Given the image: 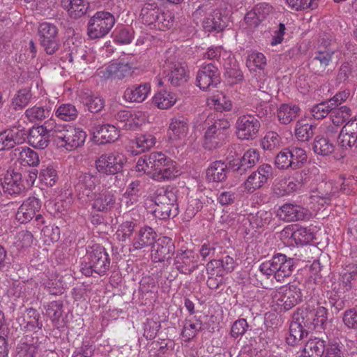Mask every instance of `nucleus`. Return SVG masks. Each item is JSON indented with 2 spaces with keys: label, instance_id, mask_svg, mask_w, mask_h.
<instances>
[{
  "label": "nucleus",
  "instance_id": "50",
  "mask_svg": "<svg viewBox=\"0 0 357 357\" xmlns=\"http://www.w3.org/2000/svg\"><path fill=\"white\" fill-rule=\"evenodd\" d=\"M222 248L215 243L206 242L202 245L199 249V254L203 260L206 259L218 258L222 253Z\"/></svg>",
  "mask_w": 357,
  "mask_h": 357
},
{
  "label": "nucleus",
  "instance_id": "44",
  "mask_svg": "<svg viewBox=\"0 0 357 357\" xmlns=\"http://www.w3.org/2000/svg\"><path fill=\"white\" fill-rule=\"evenodd\" d=\"M351 115V109L346 105H343L339 107H333L331 110L330 117L333 124L335 127H338L343 124Z\"/></svg>",
  "mask_w": 357,
  "mask_h": 357
},
{
  "label": "nucleus",
  "instance_id": "15",
  "mask_svg": "<svg viewBox=\"0 0 357 357\" xmlns=\"http://www.w3.org/2000/svg\"><path fill=\"white\" fill-rule=\"evenodd\" d=\"M100 183L97 172H79L77 174L75 188L79 196L89 197Z\"/></svg>",
  "mask_w": 357,
  "mask_h": 357
},
{
  "label": "nucleus",
  "instance_id": "53",
  "mask_svg": "<svg viewBox=\"0 0 357 357\" xmlns=\"http://www.w3.org/2000/svg\"><path fill=\"white\" fill-rule=\"evenodd\" d=\"M38 178L42 184L53 186L58 179V176L52 166H47L41 169Z\"/></svg>",
  "mask_w": 357,
  "mask_h": 357
},
{
  "label": "nucleus",
  "instance_id": "52",
  "mask_svg": "<svg viewBox=\"0 0 357 357\" xmlns=\"http://www.w3.org/2000/svg\"><path fill=\"white\" fill-rule=\"evenodd\" d=\"M315 128L312 124L298 122L295 130L296 137L301 142H307L314 136Z\"/></svg>",
  "mask_w": 357,
  "mask_h": 357
},
{
  "label": "nucleus",
  "instance_id": "45",
  "mask_svg": "<svg viewBox=\"0 0 357 357\" xmlns=\"http://www.w3.org/2000/svg\"><path fill=\"white\" fill-rule=\"evenodd\" d=\"M114 24H88L87 34L90 39L103 38L112 29Z\"/></svg>",
  "mask_w": 357,
  "mask_h": 357
},
{
  "label": "nucleus",
  "instance_id": "38",
  "mask_svg": "<svg viewBox=\"0 0 357 357\" xmlns=\"http://www.w3.org/2000/svg\"><path fill=\"white\" fill-rule=\"evenodd\" d=\"M9 136L10 144L13 148L17 145L23 144L27 138L26 128L21 124L17 123L9 129H6Z\"/></svg>",
  "mask_w": 357,
  "mask_h": 357
},
{
  "label": "nucleus",
  "instance_id": "56",
  "mask_svg": "<svg viewBox=\"0 0 357 357\" xmlns=\"http://www.w3.org/2000/svg\"><path fill=\"white\" fill-rule=\"evenodd\" d=\"M331 105H332V103H329L328 100H325L314 105L310 109L313 118L315 119H322L326 117L328 114H331V110L333 108Z\"/></svg>",
  "mask_w": 357,
  "mask_h": 357
},
{
  "label": "nucleus",
  "instance_id": "9",
  "mask_svg": "<svg viewBox=\"0 0 357 357\" xmlns=\"http://www.w3.org/2000/svg\"><path fill=\"white\" fill-rule=\"evenodd\" d=\"M277 305L281 310L287 311L302 301L303 293L300 284L297 282L289 283L280 288Z\"/></svg>",
  "mask_w": 357,
  "mask_h": 357
},
{
  "label": "nucleus",
  "instance_id": "20",
  "mask_svg": "<svg viewBox=\"0 0 357 357\" xmlns=\"http://www.w3.org/2000/svg\"><path fill=\"white\" fill-rule=\"evenodd\" d=\"M132 68L128 63H113L105 68L99 69V74L104 79H123L130 75Z\"/></svg>",
  "mask_w": 357,
  "mask_h": 357
},
{
  "label": "nucleus",
  "instance_id": "29",
  "mask_svg": "<svg viewBox=\"0 0 357 357\" xmlns=\"http://www.w3.org/2000/svg\"><path fill=\"white\" fill-rule=\"evenodd\" d=\"M326 347V341L322 339H310L303 348L304 357H322Z\"/></svg>",
  "mask_w": 357,
  "mask_h": 357
},
{
  "label": "nucleus",
  "instance_id": "18",
  "mask_svg": "<svg viewBox=\"0 0 357 357\" xmlns=\"http://www.w3.org/2000/svg\"><path fill=\"white\" fill-rule=\"evenodd\" d=\"M151 87L149 82L132 84L126 89L123 99L130 103H142L149 96Z\"/></svg>",
  "mask_w": 357,
  "mask_h": 357
},
{
  "label": "nucleus",
  "instance_id": "28",
  "mask_svg": "<svg viewBox=\"0 0 357 357\" xmlns=\"http://www.w3.org/2000/svg\"><path fill=\"white\" fill-rule=\"evenodd\" d=\"M157 234L150 227L140 228L132 240L134 250H140L144 247L153 246L155 242Z\"/></svg>",
  "mask_w": 357,
  "mask_h": 357
},
{
  "label": "nucleus",
  "instance_id": "1",
  "mask_svg": "<svg viewBox=\"0 0 357 357\" xmlns=\"http://www.w3.org/2000/svg\"><path fill=\"white\" fill-rule=\"evenodd\" d=\"M110 267V259L106 249L100 244H94L86 248L84 261L81 271L87 276L97 274L100 276L107 273Z\"/></svg>",
  "mask_w": 357,
  "mask_h": 357
},
{
  "label": "nucleus",
  "instance_id": "4",
  "mask_svg": "<svg viewBox=\"0 0 357 357\" xmlns=\"http://www.w3.org/2000/svg\"><path fill=\"white\" fill-rule=\"evenodd\" d=\"M154 216L160 220H167L178 213L177 197L172 190L158 189L155 193Z\"/></svg>",
  "mask_w": 357,
  "mask_h": 357
},
{
  "label": "nucleus",
  "instance_id": "40",
  "mask_svg": "<svg viewBox=\"0 0 357 357\" xmlns=\"http://www.w3.org/2000/svg\"><path fill=\"white\" fill-rule=\"evenodd\" d=\"M156 139L151 134H144L137 137L133 142L136 144V150L132 151L133 154L137 155L142 152L149 151L155 144Z\"/></svg>",
  "mask_w": 357,
  "mask_h": 357
},
{
  "label": "nucleus",
  "instance_id": "64",
  "mask_svg": "<svg viewBox=\"0 0 357 357\" xmlns=\"http://www.w3.org/2000/svg\"><path fill=\"white\" fill-rule=\"evenodd\" d=\"M249 328V325L245 319H238L236 320L231 328L230 335L232 337L236 339L243 335Z\"/></svg>",
  "mask_w": 357,
  "mask_h": 357
},
{
  "label": "nucleus",
  "instance_id": "35",
  "mask_svg": "<svg viewBox=\"0 0 357 357\" xmlns=\"http://www.w3.org/2000/svg\"><path fill=\"white\" fill-rule=\"evenodd\" d=\"M176 101L175 94L166 91H160L153 97V104L161 109H167Z\"/></svg>",
  "mask_w": 357,
  "mask_h": 357
},
{
  "label": "nucleus",
  "instance_id": "19",
  "mask_svg": "<svg viewBox=\"0 0 357 357\" xmlns=\"http://www.w3.org/2000/svg\"><path fill=\"white\" fill-rule=\"evenodd\" d=\"M116 197L113 192L103 190L93 195L92 208L98 212L107 213L114 208Z\"/></svg>",
  "mask_w": 357,
  "mask_h": 357
},
{
  "label": "nucleus",
  "instance_id": "22",
  "mask_svg": "<svg viewBox=\"0 0 357 357\" xmlns=\"http://www.w3.org/2000/svg\"><path fill=\"white\" fill-rule=\"evenodd\" d=\"M119 130L111 124L98 126L93 132V138L96 143L105 144L114 142L119 137Z\"/></svg>",
  "mask_w": 357,
  "mask_h": 357
},
{
  "label": "nucleus",
  "instance_id": "60",
  "mask_svg": "<svg viewBox=\"0 0 357 357\" xmlns=\"http://www.w3.org/2000/svg\"><path fill=\"white\" fill-rule=\"evenodd\" d=\"M88 7L84 3L83 0H73L68 15L70 18L77 20L87 13Z\"/></svg>",
  "mask_w": 357,
  "mask_h": 357
},
{
  "label": "nucleus",
  "instance_id": "10",
  "mask_svg": "<svg viewBox=\"0 0 357 357\" xmlns=\"http://www.w3.org/2000/svg\"><path fill=\"white\" fill-rule=\"evenodd\" d=\"M126 161L125 156L119 153L102 154L95 162L97 171L107 175L120 172Z\"/></svg>",
  "mask_w": 357,
  "mask_h": 357
},
{
  "label": "nucleus",
  "instance_id": "51",
  "mask_svg": "<svg viewBox=\"0 0 357 357\" xmlns=\"http://www.w3.org/2000/svg\"><path fill=\"white\" fill-rule=\"evenodd\" d=\"M26 324L24 326L26 331H34L36 329H41L43 328V322L40 320V315L39 312L34 308L30 307L26 309Z\"/></svg>",
  "mask_w": 357,
  "mask_h": 357
},
{
  "label": "nucleus",
  "instance_id": "63",
  "mask_svg": "<svg viewBox=\"0 0 357 357\" xmlns=\"http://www.w3.org/2000/svg\"><path fill=\"white\" fill-rule=\"evenodd\" d=\"M280 142V135L273 131L268 132L261 142L264 149L273 150L279 146Z\"/></svg>",
  "mask_w": 357,
  "mask_h": 357
},
{
  "label": "nucleus",
  "instance_id": "5",
  "mask_svg": "<svg viewBox=\"0 0 357 357\" xmlns=\"http://www.w3.org/2000/svg\"><path fill=\"white\" fill-rule=\"evenodd\" d=\"M163 75L164 80L173 86H181L189 79V73L186 65L178 61L176 56L170 50L165 52Z\"/></svg>",
  "mask_w": 357,
  "mask_h": 357
},
{
  "label": "nucleus",
  "instance_id": "30",
  "mask_svg": "<svg viewBox=\"0 0 357 357\" xmlns=\"http://www.w3.org/2000/svg\"><path fill=\"white\" fill-rule=\"evenodd\" d=\"M301 112L300 107L294 104H282L278 109V117L282 124L294 121Z\"/></svg>",
  "mask_w": 357,
  "mask_h": 357
},
{
  "label": "nucleus",
  "instance_id": "23",
  "mask_svg": "<svg viewBox=\"0 0 357 357\" xmlns=\"http://www.w3.org/2000/svg\"><path fill=\"white\" fill-rule=\"evenodd\" d=\"M188 132V120L184 116H176L172 119L169 127V138L175 142L185 138Z\"/></svg>",
  "mask_w": 357,
  "mask_h": 357
},
{
  "label": "nucleus",
  "instance_id": "27",
  "mask_svg": "<svg viewBox=\"0 0 357 357\" xmlns=\"http://www.w3.org/2000/svg\"><path fill=\"white\" fill-rule=\"evenodd\" d=\"M277 215L280 219L286 222L298 221L305 218V210L298 205L285 204L280 208Z\"/></svg>",
  "mask_w": 357,
  "mask_h": 357
},
{
  "label": "nucleus",
  "instance_id": "21",
  "mask_svg": "<svg viewBox=\"0 0 357 357\" xmlns=\"http://www.w3.org/2000/svg\"><path fill=\"white\" fill-rule=\"evenodd\" d=\"M22 178V174L19 172L15 171H12L10 173L8 172L2 182L4 193L16 195L22 192L25 189V186Z\"/></svg>",
  "mask_w": 357,
  "mask_h": 357
},
{
  "label": "nucleus",
  "instance_id": "48",
  "mask_svg": "<svg viewBox=\"0 0 357 357\" xmlns=\"http://www.w3.org/2000/svg\"><path fill=\"white\" fill-rule=\"evenodd\" d=\"M55 114L61 120L71 121L77 117L78 112L75 105L66 103L61 105L56 109Z\"/></svg>",
  "mask_w": 357,
  "mask_h": 357
},
{
  "label": "nucleus",
  "instance_id": "24",
  "mask_svg": "<svg viewBox=\"0 0 357 357\" xmlns=\"http://www.w3.org/2000/svg\"><path fill=\"white\" fill-rule=\"evenodd\" d=\"M229 173L227 164L222 160H216L207 168L206 177L209 182H224L227 180Z\"/></svg>",
  "mask_w": 357,
  "mask_h": 357
},
{
  "label": "nucleus",
  "instance_id": "31",
  "mask_svg": "<svg viewBox=\"0 0 357 357\" xmlns=\"http://www.w3.org/2000/svg\"><path fill=\"white\" fill-rule=\"evenodd\" d=\"M177 174L176 162L172 160L171 162L163 164L158 170L152 172L151 178L155 181L162 182L173 179L178 175Z\"/></svg>",
  "mask_w": 357,
  "mask_h": 357
},
{
  "label": "nucleus",
  "instance_id": "49",
  "mask_svg": "<svg viewBox=\"0 0 357 357\" xmlns=\"http://www.w3.org/2000/svg\"><path fill=\"white\" fill-rule=\"evenodd\" d=\"M142 188L143 184L139 180L133 181L129 184L124 193V198L129 199V201L126 202L127 204H128L129 202L132 205L137 202L138 198L142 194Z\"/></svg>",
  "mask_w": 357,
  "mask_h": 357
},
{
  "label": "nucleus",
  "instance_id": "12",
  "mask_svg": "<svg viewBox=\"0 0 357 357\" xmlns=\"http://www.w3.org/2000/svg\"><path fill=\"white\" fill-rule=\"evenodd\" d=\"M197 86L203 91L211 90L220 83V73L212 63L202 65L196 77Z\"/></svg>",
  "mask_w": 357,
  "mask_h": 357
},
{
  "label": "nucleus",
  "instance_id": "34",
  "mask_svg": "<svg viewBox=\"0 0 357 357\" xmlns=\"http://www.w3.org/2000/svg\"><path fill=\"white\" fill-rule=\"evenodd\" d=\"M357 281V264H350L345 266L341 274V283L346 291L351 290Z\"/></svg>",
  "mask_w": 357,
  "mask_h": 357
},
{
  "label": "nucleus",
  "instance_id": "43",
  "mask_svg": "<svg viewBox=\"0 0 357 357\" xmlns=\"http://www.w3.org/2000/svg\"><path fill=\"white\" fill-rule=\"evenodd\" d=\"M165 15L170 17L171 14L167 12L160 15L159 9L144 7L141 10L139 17L142 22H162V20H167V19L165 18Z\"/></svg>",
  "mask_w": 357,
  "mask_h": 357
},
{
  "label": "nucleus",
  "instance_id": "57",
  "mask_svg": "<svg viewBox=\"0 0 357 357\" xmlns=\"http://www.w3.org/2000/svg\"><path fill=\"white\" fill-rule=\"evenodd\" d=\"M136 224L132 221H125L122 222L116 231V237L121 241H126L132 234Z\"/></svg>",
  "mask_w": 357,
  "mask_h": 357
},
{
  "label": "nucleus",
  "instance_id": "8",
  "mask_svg": "<svg viewBox=\"0 0 357 357\" xmlns=\"http://www.w3.org/2000/svg\"><path fill=\"white\" fill-rule=\"evenodd\" d=\"M236 135L241 140H253L257 138L261 123L254 115L243 114L236 121Z\"/></svg>",
  "mask_w": 357,
  "mask_h": 357
},
{
  "label": "nucleus",
  "instance_id": "7",
  "mask_svg": "<svg viewBox=\"0 0 357 357\" xmlns=\"http://www.w3.org/2000/svg\"><path fill=\"white\" fill-rule=\"evenodd\" d=\"M293 319L309 332L317 327L325 328L328 321V310L324 307H319L314 310L307 307L299 309Z\"/></svg>",
  "mask_w": 357,
  "mask_h": 357
},
{
  "label": "nucleus",
  "instance_id": "2",
  "mask_svg": "<svg viewBox=\"0 0 357 357\" xmlns=\"http://www.w3.org/2000/svg\"><path fill=\"white\" fill-rule=\"evenodd\" d=\"M296 264V259L294 258L287 257L282 253H277L271 259L261 263L259 271L267 278L273 276L276 281L281 282L292 274Z\"/></svg>",
  "mask_w": 357,
  "mask_h": 357
},
{
  "label": "nucleus",
  "instance_id": "25",
  "mask_svg": "<svg viewBox=\"0 0 357 357\" xmlns=\"http://www.w3.org/2000/svg\"><path fill=\"white\" fill-rule=\"evenodd\" d=\"M273 8L268 3H262L257 4L252 10L248 12L244 17L245 22H262L265 20H271L273 13Z\"/></svg>",
  "mask_w": 357,
  "mask_h": 357
},
{
  "label": "nucleus",
  "instance_id": "14",
  "mask_svg": "<svg viewBox=\"0 0 357 357\" xmlns=\"http://www.w3.org/2000/svg\"><path fill=\"white\" fill-rule=\"evenodd\" d=\"M174 265L180 273L190 275L198 268L197 256L192 250H178L174 259Z\"/></svg>",
  "mask_w": 357,
  "mask_h": 357
},
{
  "label": "nucleus",
  "instance_id": "59",
  "mask_svg": "<svg viewBox=\"0 0 357 357\" xmlns=\"http://www.w3.org/2000/svg\"><path fill=\"white\" fill-rule=\"evenodd\" d=\"M38 36L40 40L58 38V29L54 24H40Z\"/></svg>",
  "mask_w": 357,
  "mask_h": 357
},
{
  "label": "nucleus",
  "instance_id": "26",
  "mask_svg": "<svg viewBox=\"0 0 357 357\" xmlns=\"http://www.w3.org/2000/svg\"><path fill=\"white\" fill-rule=\"evenodd\" d=\"M78 99L92 113H97L101 111L105 105L103 98L89 90L81 91L79 93Z\"/></svg>",
  "mask_w": 357,
  "mask_h": 357
},
{
  "label": "nucleus",
  "instance_id": "3",
  "mask_svg": "<svg viewBox=\"0 0 357 357\" xmlns=\"http://www.w3.org/2000/svg\"><path fill=\"white\" fill-rule=\"evenodd\" d=\"M86 138V132L80 128L70 125L54 126L53 140L58 147L72 151L82 146Z\"/></svg>",
  "mask_w": 357,
  "mask_h": 357
},
{
  "label": "nucleus",
  "instance_id": "36",
  "mask_svg": "<svg viewBox=\"0 0 357 357\" xmlns=\"http://www.w3.org/2000/svg\"><path fill=\"white\" fill-rule=\"evenodd\" d=\"M290 160L291 162V169L295 170L302 168L307 160L306 151L299 147H288Z\"/></svg>",
  "mask_w": 357,
  "mask_h": 357
},
{
  "label": "nucleus",
  "instance_id": "33",
  "mask_svg": "<svg viewBox=\"0 0 357 357\" xmlns=\"http://www.w3.org/2000/svg\"><path fill=\"white\" fill-rule=\"evenodd\" d=\"M335 50L334 48H328L327 50H318L314 53V56L312 60V64L313 66H319L320 71L324 72L326 68L328 66L331 61L332 56L335 53Z\"/></svg>",
  "mask_w": 357,
  "mask_h": 357
},
{
  "label": "nucleus",
  "instance_id": "54",
  "mask_svg": "<svg viewBox=\"0 0 357 357\" xmlns=\"http://www.w3.org/2000/svg\"><path fill=\"white\" fill-rule=\"evenodd\" d=\"M134 36L132 29L128 26H120L114 31V40L120 44H129L132 42Z\"/></svg>",
  "mask_w": 357,
  "mask_h": 357
},
{
  "label": "nucleus",
  "instance_id": "6",
  "mask_svg": "<svg viewBox=\"0 0 357 357\" xmlns=\"http://www.w3.org/2000/svg\"><path fill=\"white\" fill-rule=\"evenodd\" d=\"M230 123L227 119H217L205 131L203 147L208 151L220 148L225 144Z\"/></svg>",
  "mask_w": 357,
  "mask_h": 357
},
{
  "label": "nucleus",
  "instance_id": "46",
  "mask_svg": "<svg viewBox=\"0 0 357 357\" xmlns=\"http://www.w3.org/2000/svg\"><path fill=\"white\" fill-rule=\"evenodd\" d=\"M32 98L31 90L24 88L19 90L12 100V106L15 110L24 109Z\"/></svg>",
  "mask_w": 357,
  "mask_h": 357
},
{
  "label": "nucleus",
  "instance_id": "42",
  "mask_svg": "<svg viewBox=\"0 0 357 357\" xmlns=\"http://www.w3.org/2000/svg\"><path fill=\"white\" fill-rule=\"evenodd\" d=\"M292 239L296 245H306L314 238V233L312 228L299 227L291 234Z\"/></svg>",
  "mask_w": 357,
  "mask_h": 357
},
{
  "label": "nucleus",
  "instance_id": "13",
  "mask_svg": "<svg viewBox=\"0 0 357 357\" xmlns=\"http://www.w3.org/2000/svg\"><path fill=\"white\" fill-rule=\"evenodd\" d=\"M175 252L173 240L167 236L159 238L151 247V259L153 262L168 261Z\"/></svg>",
  "mask_w": 357,
  "mask_h": 357
},
{
  "label": "nucleus",
  "instance_id": "11",
  "mask_svg": "<svg viewBox=\"0 0 357 357\" xmlns=\"http://www.w3.org/2000/svg\"><path fill=\"white\" fill-rule=\"evenodd\" d=\"M54 126L51 122H46L43 125L33 126L27 133L28 142L35 149L43 150L50 144V137L53 138Z\"/></svg>",
  "mask_w": 357,
  "mask_h": 357
},
{
  "label": "nucleus",
  "instance_id": "62",
  "mask_svg": "<svg viewBox=\"0 0 357 357\" xmlns=\"http://www.w3.org/2000/svg\"><path fill=\"white\" fill-rule=\"evenodd\" d=\"M203 207L202 202L197 198H190L184 213V218L186 220H191Z\"/></svg>",
  "mask_w": 357,
  "mask_h": 357
},
{
  "label": "nucleus",
  "instance_id": "58",
  "mask_svg": "<svg viewBox=\"0 0 357 357\" xmlns=\"http://www.w3.org/2000/svg\"><path fill=\"white\" fill-rule=\"evenodd\" d=\"M149 160H150L149 162L151 163V170H152L153 172L158 170L163 164L171 162L172 160L170 158L161 152L151 153L149 154Z\"/></svg>",
  "mask_w": 357,
  "mask_h": 357
},
{
  "label": "nucleus",
  "instance_id": "17",
  "mask_svg": "<svg viewBox=\"0 0 357 357\" xmlns=\"http://www.w3.org/2000/svg\"><path fill=\"white\" fill-rule=\"evenodd\" d=\"M259 153L257 149H250L245 151L240 160H233L229 162V168L234 172L242 175L248 169L254 167L259 161Z\"/></svg>",
  "mask_w": 357,
  "mask_h": 357
},
{
  "label": "nucleus",
  "instance_id": "61",
  "mask_svg": "<svg viewBox=\"0 0 357 357\" xmlns=\"http://www.w3.org/2000/svg\"><path fill=\"white\" fill-rule=\"evenodd\" d=\"M275 165L280 169H291V162L288 148L282 149L275 156Z\"/></svg>",
  "mask_w": 357,
  "mask_h": 357
},
{
  "label": "nucleus",
  "instance_id": "47",
  "mask_svg": "<svg viewBox=\"0 0 357 357\" xmlns=\"http://www.w3.org/2000/svg\"><path fill=\"white\" fill-rule=\"evenodd\" d=\"M202 329V322L199 319H196V322L185 319L183 326L181 335L185 338V340H190L196 336L197 333Z\"/></svg>",
  "mask_w": 357,
  "mask_h": 357
},
{
  "label": "nucleus",
  "instance_id": "16",
  "mask_svg": "<svg viewBox=\"0 0 357 357\" xmlns=\"http://www.w3.org/2000/svg\"><path fill=\"white\" fill-rule=\"evenodd\" d=\"M41 208V202L35 197H29L23 202L16 213V219L22 224L27 223L35 217Z\"/></svg>",
  "mask_w": 357,
  "mask_h": 357
},
{
  "label": "nucleus",
  "instance_id": "39",
  "mask_svg": "<svg viewBox=\"0 0 357 357\" xmlns=\"http://www.w3.org/2000/svg\"><path fill=\"white\" fill-rule=\"evenodd\" d=\"M19 154V160L22 163L29 166L36 167L39 164L38 153L30 148L19 147L15 149V155Z\"/></svg>",
  "mask_w": 357,
  "mask_h": 357
},
{
  "label": "nucleus",
  "instance_id": "32",
  "mask_svg": "<svg viewBox=\"0 0 357 357\" xmlns=\"http://www.w3.org/2000/svg\"><path fill=\"white\" fill-rule=\"evenodd\" d=\"M51 114L52 108L50 106L35 105L25 111V116L31 122L43 121L49 118Z\"/></svg>",
  "mask_w": 357,
  "mask_h": 357
},
{
  "label": "nucleus",
  "instance_id": "41",
  "mask_svg": "<svg viewBox=\"0 0 357 357\" xmlns=\"http://www.w3.org/2000/svg\"><path fill=\"white\" fill-rule=\"evenodd\" d=\"M334 149L333 144L321 136H317L312 143V150L320 155H328L333 152Z\"/></svg>",
  "mask_w": 357,
  "mask_h": 357
},
{
  "label": "nucleus",
  "instance_id": "37",
  "mask_svg": "<svg viewBox=\"0 0 357 357\" xmlns=\"http://www.w3.org/2000/svg\"><path fill=\"white\" fill-rule=\"evenodd\" d=\"M309 331H305L301 324H298L295 320L291 323L289 326V333L287 337V343L289 345H295L299 341L303 340L305 337H307Z\"/></svg>",
  "mask_w": 357,
  "mask_h": 357
},
{
  "label": "nucleus",
  "instance_id": "55",
  "mask_svg": "<svg viewBox=\"0 0 357 357\" xmlns=\"http://www.w3.org/2000/svg\"><path fill=\"white\" fill-rule=\"evenodd\" d=\"M63 302L61 301H55L49 303L45 306L46 314L52 321H59L63 314Z\"/></svg>",
  "mask_w": 357,
  "mask_h": 357
}]
</instances>
